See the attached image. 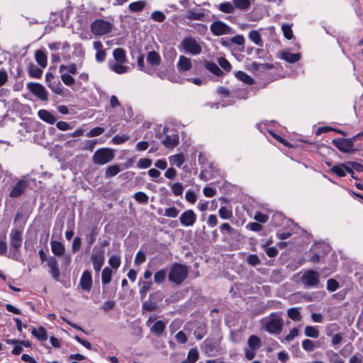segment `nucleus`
I'll list each match as a JSON object with an SVG mask.
<instances>
[{
    "label": "nucleus",
    "instance_id": "f257e3e1",
    "mask_svg": "<svg viewBox=\"0 0 363 363\" xmlns=\"http://www.w3.org/2000/svg\"><path fill=\"white\" fill-rule=\"evenodd\" d=\"M113 57L114 61L108 62V67L110 69L118 74L128 72L129 67L124 65L127 62L125 50L121 48L114 49L113 51Z\"/></svg>",
    "mask_w": 363,
    "mask_h": 363
},
{
    "label": "nucleus",
    "instance_id": "f03ea898",
    "mask_svg": "<svg viewBox=\"0 0 363 363\" xmlns=\"http://www.w3.org/2000/svg\"><path fill=\"white\" fill-rule=\"evenodd\" d=\"M189 267L175 262L170 268L168 279L169 281L176 285H181L188 277Z\"/></svg>",
    "mask_w": 363,
    "mask_h": 363
},
{
    "label": "nucleus",
    "instance_id": "7ed1b4c3",
    "mask_svg": "<svg viewBox=\"0 0 363 363\" xmlns=\"http://www.w3.org/2000/svg\"><path fill=\"white\" fill-rule=\"evenodd\" d=\"M22 240V230L13 229L10 233V252L11 257L14 260L18 259Z\"/></svg>",
    "mask_w": 363,
    "mask_h": 363
},
{
    "label": "nucleus",
    "instance_id": "20e7f679",
    "mask_svg": "<svg viewBox=\"0 0 363 363\" xmlns=\"http://www.w3.org/2000/svg\"><path fill=\"white\" fill-rule=\"evenodd\" d=\"M179 49L186 53L193 55H199L202 51L199 43L192 36L184 38L179 44Z\"/></svg>",
    "mask_w": 363,
    "mask_h": 363
},
{
    "label": "nucleus",
    "instance_id": "39448f33",
    "mask_svg": "<svg viewBox=\"0 0 363 363\" xmlns=\"http://www.w3.org/2000/svg\"><path fill=\"white\" fill-rule=\"evenodd\" d=\"M301 281L307 288H317L320 284V273L313 269H308L302 274Z\"/></svg>",
    "mask_w": 363,
    "mask_h": 363
},
{
    "label": "nucleus",
    "instance_id": "423d86ee",
    "mask_svg": "<svg viewBox=\"0 0 363 363\" xmlns=\"http://www.w3.org/2000/svg\"><path fill=\"white\" fill-rule=\"evenodd\" d=\"M283 328V320L276 313L270 314V318L265 324V330L271 334H280Z\"/></svg>",
    "mask_w": 363,
    "mask_h": 363
},
{
    "label": "nucleus",
    "instance_id": "0eeeda50",
    "mask_svg": "<svg viewBox=\"0 0 363 363\" xmlns=\"http://www.w3.org/2000/svg\"><path fill=\"white\" fill-rule=\"evenodd\" d=\"M113 157L114 153L112 150L101 148L94 152L92 157V161L95 164L104 165L111 162Z\"/></svg>",
    "mask_w": 363,
    "mask_h": 363
},
{
    "label": "nucleus",
    "instance_id": "6e6552de",
    "mask_svg": "<svg viewBox=\"0 0 363 363\" xmlns=\"http://www.w3.org/2000/svg\"><path fill=\"white\" fill-rule=\"evenodd\" d=\"M113 24L103 19H96L91 24V30L95 35H103L111 32Z\"/></svg>",
    "mask_w": 363,
    "mask_h": 363
},
{
    "label": "nucleus",
    "instance_id": "1a4fd4ad",
    "mask_svg": "<svg viewBox=\"0 0 363 363\" xmlns=\"http://www.w3.org/2000/svg\"><path fill=\"white\" fill-rule=\"evenodd\" d=\"M335 147L343 153L353 152L356 150L354 148V144L351 140L344 138H337L332 140Z\"/></svg>",
    "mask_w": 363,
    "mask_h": 363
},
{
    "label": "nucleus",
    "instance_id": "9d476101",
    "mask_svg": "<svg viewBox=\"0 0 363 363\" xmlns=\"http://www.w3.org/2000/svg\"><path fill=\"white\" fill-rule=\"evenodd\" d=\"M147 64L145 72L151 75L158 76L159 72L154 68L159 65V55L156 51H150L147 53Z\"/></svg>",
    "mask_w": 363,
    "mask_h": 363
},
{
    "label": "nucleus",
    "instance_id": "9b49d317",
    "mask_svg": "<svg viewBox=\"0 0 363 363\" xmlns=\"http://www.w3.org/2000/svg\"><path fill=\"white\" fill-rule=\"evenodd\" d=\"M28 89L39 99L43 101L48 100V92L46 89L39 83L29 82L27 84Z\"/></svg>",
    "mask_w": 363,
    "mask_h": 363
},
{
    "label": "nucleus",
    "instance_id": "f8f14e48",
    "mask_svg": "<svg viewBox=\"0 0 363 363\" xmlns=\"http://www.w3.org/2000/svg\"><path fill=\"white\" fill-rule=\"evenodd\" d=\"M211 32L213 35L220 36L232 33L231 28L225 23L220 21H213L210 26Z\"/></svg>",
    "mask_w": 363,
    "mask_h": 363
},
{
    "label": "nucleus",
    "instance_id": "ddd939ff",
    "mask_svg": "<svg viewBox=\"0 0 363 363\" xmlns=\"http://www.w3.org/2000/svg\"><path fill=\"white\" fill-rule=\"evenodd\" d=\"M220 174V170L212 162H211L201 170L199 177L201 179L207 182L212 179L218 177Z\"/></svg>",
    "mask_w": 363,
    "mask_h": 363
},
{
    "label": "nucleus",
    "instance_id": "4468645a",
    "mask_svg": "<svg viewBox=\"0 0 363 363\" xmlns=\"http://www.w3.org/2000/svg\"><path fill=\"white\" fill-rule=\"evenodd\" d=\"M90 260L93 264V267L96 274L99 275L104 262L105 253L104 250H99L91 255Z\"/></svg>",
    "mask_w": 363,
    "mask_h": 363
},
{
    "label": "nucleus",
    "instance_id": "2eb2a0df",
    "mask_svg": "<svg viewBox=\"0 0 363 363\" xmlns=\"http://www.w3.org/2000/svg\"><path fill=\"white\" fill-rule=\"evenodd\" d=\"M179 220L183 226H192L196 220V214L191 209L185 211L180 216Z\"/></svg>",
    "mask_w": 363,
    "mask_h": 363
},
{
    "label": "nucleus",
    "instance_id": "dca6fc26",
    "mask_svg": "<svg viewBox=\"0 0 363 363\" xmlns=\"http://www.w3.org/2000/svg\"><path fill=\"white\" fill-rule=\"evenodd\" d=\"M28 186V182L25 179L19 180L15 186L12 188L10 191L9 196L11 198H18L22 196L27 187Z\"/></svg>",
    "mask_w": 363,
    "mask_h": 363
},
{
    "label": "nucleus",
    "instance_id": "f3484780",
    "mask_svg": "<svg viewBox=\"0 0 363 363\" xmlns=\"http://www.w3.org/2000/svg\"><path fill=\"white\" fill-rule=\"evenodd\" d=\"M159 303V292L156 291L150 295L148 300L143 303V309L147 311H152L157 308Z\"/></svg>",
    "mask_w": 363,
    "mask_h": 363
},
{
    "label": "nucleus",
    "instance_id": "a211bd4d",
    "mask_svg": "<svg viewBox=\"0 0 363 363\" xmlns=\"http://www.w3.org/2000/svg\"><path fill=\"white\" fill-rule=\"evenodd\" d=\"M92 276L89 270H85L80 279V286L86 291H90L92 287Z\"/></svg>",
    "mask_w": 363,
    "mask_h": 363
},
{
    "label": "nucleus",
    "instance_id": "6ab92c4d",
    "mask_svg": "<svg viewBox=\"0 0 363 363\" xmlns=\"http://www.w3.org/2000/svg\"><path fill=\"white\" fill-rule=\"evenodd\" d=\"M48 265L50 267V272L52 278L55 280H58L60 276V272L58 268V264L56 258L51 257L48 259Z\"/></svg>",
    "mask_w": 363,
    "mask_h": 363
},
{
    "label": "nucleus",
    "instance_id": "aec40b11",
    "mask_svg": "<svg viewBox=\"0 0 363 363\" xmlns=\"http://www.w3.org/2000/svg\"><path fill=\"white\" fill-rule=\"evenodd\" d=\"M206 352L209 356H214L218 352L216 341L213 338H206L203 342Z\"/></svg>",
    "mask_w": 363,
    "mask_h": 363
},
{
    "label": "nucleus",
    "instance_id": "412c9836",
    "mask_svg": "<svg viewBox=\"0 0 363 363\" xmlns=\"http://www.w3.org/2000/svg\"><path fill=\"white\" fill-rule=\"evenodd\" d=\"M50 246L52 253L57 257H62L65 253V245L57 240H52L50 242Z\"/></svg>",
    "mask_w": 363,
    "mask_h": 363
},
{
    "label": "nucleus",
    "instance_id": "4be33fe9",
    "mask_svg": "<svg viewBox=\"0 0 363 363\" xmlns=\"http://www.w3.org/2000/svg\"><path fill=\"white\" fill-rule=\"evenodd\" d=\"M38 116L42 121L49 124H54L57 121V118L51 112L45 109L38 111Z\"/></svg>",
    "mask_w": 363,
    "mask_h": 363
},
{
    "label": "nucleus",
    "instance_id": "5701e85b",
    "mask_svg": "<svg viewBox=\"0 0 363 363\" xmlns=\"http://www.w3.org/2000/svg\"><path fill=\"white\" fill-rule=\"evenodd\" d=\"M192 64L191 60L184 55H181L177 63L178 69L182 72H186L190 70Z\"/></svg>",
    "mask_w": 363,
    "mask_h": 363
},
{
    "label": "nucleus",
    "instance_id": "b1692460",
    "mask_svg": "<svg viewBox=\"0 0 363 363\" xmlns=\"http://www.w3.org/2000/svg\"><path fill=\"white\" fill-rule=\"evenodd\" d=\"M28 73L32 78L40 79L43 75V70L33 63H30L28 67Z\"/></svg>",
    "mask_w": 363,
    "mask_h": 363
},
{
    "label": "nucleus",
    "instance_id": "393cba45",
    "mask_svg": "<svg viewBox=\"0 0 363 363\" xmlns=\"http://www.w3.org/2000/svg\"><path fill=\"white\" fill-rule=\"evenodd\" d=\"M204 67L206 69H208L210 72L215 74L216 76L221 77L223 75V72L216 63L213 62H205Z\"/></svg>",
    "mask_w": 363,
    "mask_h": 363
},
{
    "label": "nucleus",
    "instance_id": "a878e982",
    "mask_svg": "<svg viewBox=\"0 0 363 363\" xmlns=\"http://www.w3.org/2000/svg\"><path fill=\"white\" fill-rule=\"evenodd\" d=\"M281 58L288 62L294 63L300 60L301 55L299 53H291L285 51L281 52Z\"/></svg>",
    "mask_w": 363,
    "mask_h": 363
},
{
    "label": "nucleus",
    "instance_id": "bb28decb",
    "mask_svg": "<svg viewBox=\"0 0 363 363\" xmlns=\"http://www.w3.org/2000/svg\"><path fill=\"white\" fill-rule=\"evenodd\" d=\"M346 168H348L347 164L341 163L332 167L330 171L339 177H344L346 176Z\"/></svg>",
    "mask_w": 363,
    "mask_h": 363
},
{
    "label": "nucleus",
    "instance_id": "cd10ccee",
    "mask_svg": "<svg viewBox=\"0 0 363 363\" xmlns=\"http://www.w3.org/2000/svg\"><path fill=\"white\" fill-rule=\"evenodd\" d=\"M169 161L171 165H175L180 168L185 161V157L183 153H179L170 156Z\"/></svg>",
    "mask_w": 363,
    "mask_h": 363
},
{
    "label": "nucleus",
    "instance_id": "c85d7f7f",
    "mask_svg": "<svg viewBox=\"0 0 363 363\" xmlns=\"http://www.w3.org/2000/svg\"><path fill=\"white\" fill-rule=\"evenodd\" d=\"M35 58L36 62L38 63V65L41 67H43V68L46 67V66L48 65V58H47V55L43 50H36L35 53Z\"/></svg>",
    "mask_w": 363,
    "mask_h": 363
},
{
    "label": "nucleus",
    "instance_id": "c756f323",
    "mask_svg": "<svg viewBox=\"0 0 363 363\" xmlns=\"http://www.w3.org/2000/svg\"><path fill=\"white\" fill-rule=\"evenodd\" d=\"M162 143L168 148H173L179 144V136L177 135H167Z\"/></svg>",
    "mask_w": 363,
    "mask_h": 363
},
{
    "label": "nucleus",
    "instance_id": "7c9ffc66",
    "mask_svg": "<svg viewBox=\"0 0 363 363\" xmlns=\"http://www.w3.org/2000/svg\"><path fill=\"white\" fill-rule=\"evenodd\" d=\"M31 333L40 341H45L48 339L47 331L43 327L33 328Z\"/></svg>",
    "mask_w": 363,
    "mask_h": 363
},
{
    "label": "nucleus",
    "instance_id": "2f4dec72",
    "mask_svg": "<svg viewBox=\"0 0 363 363\" xmlns=\"http://www.w3.org/2000/svg\"><path fill=\"white\" fill-rule=\"evenodd\" d=\"M235 76L239 80L247 84L252 85L255 83V80L243 71H238L235 73Z\"/></svg>",
    "mask_w": 363,
    "mask_h": 363
},
{
    "label": "nucleus",
    "instance_id": "473e14b6",
    "mask_svg": "<svg viewBox=\"0 0 363 363\" xmlns=\"http://www.w3.org/2000/svg\"><path fill=\"white\" fill-rule=\"evenodd\" d=\"M121 168L118 164H113L107 167L106 169L105 177L106 178H110L118 174L121 171Z\"/></svg>",
    "mask_w": 363,
    "mask_h": 363
},
{
    "label": "nucleus",
    "instance_id": "72a5a7b5",
    "mask_svg": "<svg viewBox=\"0 0 363 363\" xmlns=\"http://www.w3.org/2000/svg\"><path fill=\"white\" fill-rule=\"evenodd\" d=\"M252 68L255 71L262 72L267 69H271L274 67L273 64L269 63H257L253 62L251 65Z\"/></svg>",
    "mask_w": 363,
    "mask_h": 363
},
{
    "label": "nucleus",
    "instance_id": "f704fd0d",
    "mask_svg": "<svg viewBox=\"0 0 363 363\" xmlns=\"http://www.w3.org/2000/svg\"><path fill=\"white\" fill-rule=\"evenodd\" d=\"M99 234V230L96 226L92 227L90 232L86 235L89 247H90L96 241V237Z\"/></svg>",
    "mask_w": 363,
    "mask_h": 363
},
{
    "label": "nucleus",
    "instance_id": "c9c22d12",
    "mask_svg": "<svg viewBox=\"0 0 363 363\" xmlns=\"http://www.w3.org/2000/svg\"><path fill=\"white\" fill-rule=\"evenodd\" d=\"M112 277V270L106 267H105L101 273V281L103 285H106L109 284L111 281Z\"/></svg>",
    "mask_w": 363,
    "mask_h": 363
},
{
    "label": "nucleus",
    "instance_id": "e433bc0d",
    "mask_svg": "<svg viewBox=\"0 0 363 363\" xmlns=\"http://www.w3.org/2000/svg\"><path fill=\"white\" fill-rule=\"evenodd\" d=\"M248 346L252 350H257L261 346V340L256 335H250L247 341Z\"/></svg>",
    "mask_w": 363,
    "mask_h": 363
},
{
    "label": "nucleus",
    "instance_id": "4c0bfd02",
    "mask_svg": "<svg viewBox=\"0 0 363 363\" xmlns=\"http://www.w3.org/2000/svg\"><path fill=\"white\" fill-rule=\"evenodd\" d=\"M218 9L220 11L225 13H232L235 11L234 4H233L230 1H225L220 4L218 6Z\"/></svg>",
    "mask_w": 363,
    "mask_h": 363
},
{
    "label": "nucleus",
    "instance_id": "58836bf2",
    "mask_svg": "<svg viewBox=\"0 0 363 363\" xmlns=\"http://www.w3.org/2000/svg\"><path fill=\"white\" fill-rule=\"evenodd\" d=\"M145 2L143 1H138L129 4L128 9L131 12H140L144 9Z\"/></svg>",
    "mask_w": 363,
    "mask_h": 363
},
{
    "label": "nucleus",
    "instance_id": "ea45409f",
    "mask_svg": "<svg viewBox=\"0 0 363 363\" xmlns=\"http://www.w3.org/2000/svg\"><path fill=\"white\" fill-rule=\"evenodd\" d=\"M157 317L155 315H151L147 321V325L150 326L152 323H154L152 326L150 328V330L155 334H159V320H156Z\"/></svg>",
    "mask_w": 363,
    "mask_h": 363
},
{
    "label": "nucleus",
    "instance_id": "a19ab883",
    "mask_svg": "<svg viewBox=\"0 0 363 363\" xmlns=\"http://www.w3.org/2000/svg\"><path fill=\"white\" fill-rule=\"evenodd\" d=\"M67 71L69 74H75L77 72V65L74 63H71L68 65H61L60 66V72L62 73Z\"/></svg>",
    "mask_w": 363,
    "mask_h": 363
},
{
    "label": "nucleus",
    "instance_id": "79ce46f5",
    "mask_svg": "<svg viewBox=\"0 0 363 363\" xmlns=\"http://www.w3.org/2000/svg\"><path fill=\"white\" fill-rule=\"evenodd\" d=\"M7 250L6 234L4 233L0 234V255H5Z\"/></svg>",
    "mask_w": 363,
    "mask_h": 363
},
{
    "label": "nucleus",
    "instance_id": "37998d69",
    "mask_svg": "<svg viewBox=\"0 0 363 363\" xmlns=\"http://www.w3.org/2000/svg\"><path fill=\"white\" fill-rule=\"evenodd\" d=\"M305 335L309 337L318 338L319 336V331L315 328V327L308 325L305 328Z\"/></svg>",
    "mask_w": 363,
    "mask_h": 363
},
{
    "label": "nucleus",
    "instance_id": "c03bdc74",
    "mask_svg": "<svg viewBox=\"0 0 363 363\" xmlns=\"http://www.w3.org/2000/svg\"><path fill=\"white\" fill-rule=\"evenodd\" d=\"M288 316L289 318L294 321H300L301 320V315L299 311L296 308H291L288 310Z\"/></svg>",
    "mask_w": 363,
    "mask_h": 363
},
{
    "label": "nucleus",
    "instance_id": "a18cd8bd",
    "mask_svg": "<svg viewBox=\"0 0 363 363\" xmlns=\"http://www.w3.org/2000/svg\"><path fill=\"white\" fill-rule=\"evenodd\" d=\"M327 356L330 363H345L343 359L335 352L329 351L327 352Z\"/></svg>",
    "mask_w": 363,
    "mask_h": 363
},
{
    "label": "nucleus",
    "instance_id": "49530a36",
    "mask_svg": "<svg viewBox=\"0 0 363 363\" xmlns=\"http://www.w3.org/2000/svg\"><path fill=\"white\" fill-rule=\"evenodd\" d=\"M235 8H238L240 10H247L250 6V1L249 0H233Z\"/></svg>",
    "mask_w": 363,
    "mask_h": 363
},
{
    "label": "nucleus",
    "instance_id": "de8ad7c7",
    "mask_svg": "<svg viewBox=\"0 0 363 363\" xmlns=\"http://www.w3.org/2000/svg\"><path fill=\"white\" fill-rule=\"evenodd\" d=\"M199 354L196 348L191 349L187 354V362L189 363H195L199 359Z\"/></svg>",
    "mask_w": 363,
    "mask_h": 363
},
{
    "label": "nucleus",
    "instance_id": "09e8293b",
    "mask_svg": "<svg viewBox=\"0 0 363 363\" xmlns=\"http://www.w3.org/2000/svg\"><path fill=\"white\" fill-rule=\"evenodd\" d=\"M219 216L223 219H229L233 216V212L226 206H221L218 211Z\"/></svg>",
    "mask_w": 363,
    "mask_h": 363
},
{
    "label": "nucleus",
    "instance_id": "8fccbe9b",
    "mask_svg": "<svg viewBox=\"0 0 363 363\" xmlns=\"http://www.w3.org/2000/svg\"><path fill=\"white\" fill-rule=\"evenodd\" d=\"M61 79L62 82L69 86H71L75 84V79L71 74L67 73H62L61 74Z\"/></svg>",
    "mask_w": 363,
    "mask_h": 363
},
{
    "label": "nucleus",
    "instance_id": "3c124183",
    "mask_svg": "<svg viewBox=\"0 0 363 363\" xmlns=\"http://www.w3.org/2000/svg\"><path fill=\"white\" fill-rule=\"evenodd\" d=\"M249 38L257 45H259L262 43L261 35L257 30H252L250 31Z\"/></svg>",
    "mask_w": 363,
    "mask_h": 363
},
{
    "label": "nucleus",
    "instance_id": "603ef678",
    "mask_svg": "<svg viewBox=\"0 0 363 363\" xmlns=\"http://www.w3.org/2000/svg\"><path fill=\"white\" fill-rule=\"evenodd\" d=\"M205 15L203 12H196L194 11H189L186 18L190 20H199L203 19Z\"/></svg>",
    "mask_w": 363,
    "mask_h": 363
},
{
    "label": "nucleus",
    "instance_id": "864d4df0",
    "mask_svg": "<svg viewBox=\"0 0 363 363\" xmlns=\"http://www.w3.org/2000/svg\"><path fill=\"white\" fill-rule=\"evenodd\" d=\"M281 30L283 31L284 36L287 40L292 39V38L294 37V35H293V31H292L291 26H289L288 24H284L281 26Z\"/></svg>",
    "mask_w": 363,
    "mask_h": 363
},
{
    "label": "nucleus",
    "instance_id": "5fc2aeb1",
    "mask_svg": "<svg viewBox=\"0 0 363 363\" xmlns=\"http://www.w3.org/2000/svg\"><path fill=\"white\" fill-rule=\"evenodd\" d=\"M108 264L112 268L117 269L121 265L120 257L118 255H112L108 259Z\"/></svg>",
    "mask_w": 363,
    "mask_h": 363
},
{
    "label": "nucleus",
    "instance_id": "6e6d98bb",
    "mask_svg": "<svg viewBox=\"0 0 363 363\" xmlns=\"http://www.w3.org/2000/svg\"><path fill=\"white\" fill-rule=\"evenodd\" d=\"M218 62L219 65L226 72H230L232 69V66L229 61L225 57H219Z\"/></svg>",
    "mask_w": 363,
    "mask_h": 363
},
{
    "label": "nucleus",
    "instance_id": "4d7b16f0",
    "mask_svg": "<svg viewBox=\"0 0 363 363\" xmlns=\"http://www.w3.org/2000/svg\"><path fill=\"white\" fill-rule=\"evenodd\" d=\"M339 286V283L334 279H329L327 281V289L330 292L335 291Z\"/></svg>",
    "mask_w": 363,
    "mask_h": 363
},
{
    "label": "nucleus",
    "instance_id": "13d9d810",
    "mask_svg": "<svg viewBox=\"0 0 363 363\" xmlns=\"http://www.w3.org/2000/svg\"><path fill=\"white\" fill-rule=\"evenodd\" d=\"M134 198L138 203H140L145 204L147 203L148 201V196L144 192L142 191H138L135 193L134 195Z\"/></svg>",
    "mask_w": 363,
    "mask_h": 363
},
{
    "label": "nucleus",
    "instance_id": "bf43d9fd",
    "mask_svg": "<svg viewBox=\"0 0 363 363\" xmlns=\"http://www.w3.org/2000/svg\"><path fill=\"white\" fill-rule=\"evenodd\" d=\"M152 283L151 281H144L143 283V286L140 290V295L141 299H143L145 297L147 292L150 289Z\"/></svg>",
    "mask_w": 363,
    "mask_h": 363
},
{
    "label": "nucleus",
    "instance_id": "052dcab7",
    "mask_svg": "<svg viewBox=\"0 0 363 363\" xmlns=\"http://www.w3.org/2000/svg\"><path fill=\"white\" fill-rule=\"evenodd\" d=\"M179 213V211L174 206L169 207L165 209L164 216L169 218H176Z\"/></svg>",
    "mask_w": 363,
    "mask_h": 363
},
{
    "label": "nucleus",
    "instance_id": "680f3d73",
    "mask_svg": "<svg viewBox=\"0 0 363 363\" xmlns=\"http://www.w3.org/2000/svg\"><path fill=\"white\" fill-rule=\"evenodd\" d=\"M104 132V128L101 127H96L90 130L89 133H86V136L89 138L96 137L101 135Z\"/></svg>",
    "mask_w": 363,
    "mask_h": 363
},
{
    "label": "nucleus",
    "instance_id": "e2e57ef3",
    "mask_svg": "<svg viewBox=\"0 0 363 363\" xmlns=\"http://www.w3.org/2000/svg\"><path fill=\"white\" fill-rule=\"evenodd\" d=\"M48 87L50 88L51 90L55 94H57L59 95L63 94V89H62V85L60 82H58L56 84H55V83L49 84Z\"/></svg>",
    "mask_w": 363,
    "mask_h": 363
},
{
    "label": "nucleus",
    "instance_id": "0e129e2a",
    "mask_svg": "<svg viewBox=\"0 0 363 363\" xmlns=\"http://www.w3.org/2000/svg\"><path fill=\"white\" fill-rule=\"evenodd\" d=\"M302 347L307 352H312L315 349L313 342L309 339H306L302 342Z\"/></svg>",
    "mask_w": 363,
    "mask_h": 363
},
{
    "label": "nucleus",
    "instance_id": "69168bd1",
    "mask_svg": "<svg viewBox=\"0 0 363 363\" xmlns=\"http://www.w3.org/2000/svg\"><path fill=\"white\" fill-rule=\"evenodd\" d=\"M129 138L130 137L126 135H116L113 138L112 141L114 144L119 145L126 142Z\"/></svg>",
    "mask_w": 363,
    "mask_h": 363
},
{
    "label": "nucleus",
    "instance_id": "338daca9",
    "mask_svg": "<svg viewBox=\"0 0 363 363\" xmlns=\"http://www.w3.org/2000/svg\"><path fill=\"white\" fill-rule=\"evenodd\" d=\"M254 218L258 222V223H267L268 219H269V216L265 214V213H263L260 211H257L255 213V215L254 216Z\"/></svg>",
    "mask_w": 363,
    "mask_h": 363
},
{
    "label": "nucleus",
    "instance_id": "774afa93",
    "mask_svg": "<svg viewBox=\"0 0 363 363\" xmlns=\"http://www.w3.org/2000/svg\"><path fill=\"white\" fill-rule=\"evenodd\" d=\"M115 306L116 303L114 301H106L102 304V306L100 307V309L104 312H108L113 309Z\"/></svg>",
    "mask_w": 363,
    "mask_h": 363
}]
</instances>
